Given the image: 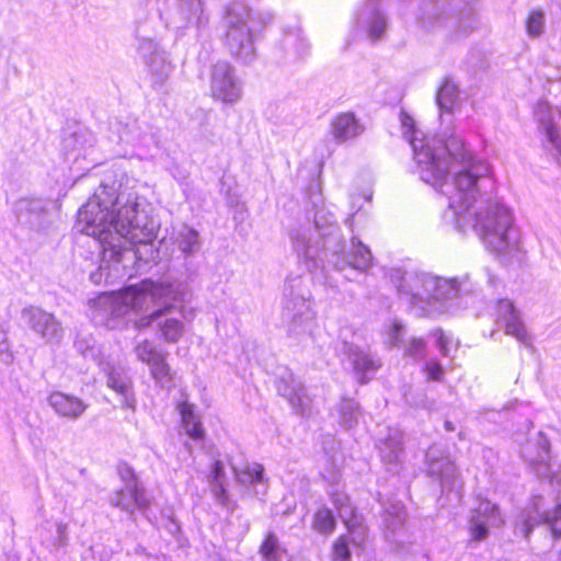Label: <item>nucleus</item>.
Segmentation results:
<instances>
[{
  "label": "nucleus",
  "instance_id": "37",
  "mask_svg": "<svg viewBox=\"0 0 561 561\" xmlns=\"http://www.w3.org/2000/svg\"><path fill=\"white\" fill-rule=\"evenodd\" d=\"M458 98V89L451 81H445L437 92L436 102L440 110L451 111Z\"/></svg>",
  "mask_w": 561,
  "mask_h": 561
},
{
  "label": "nucleus",
  "instance_id": "19",
  "mask_svg": "<svg viewBox=\"0 0 561 561\" xmlns=\"http://www.w3.org/2000/svg\"><path fill=\"white\" fill-rule=\"evenodd\" d=\"M110 504L134 517L135 511L145 512L152 502V496L141 483L129 482L110 496Z\"/></svg>",
  "mask_w": 561,
  "mask_h": 561
},
{
  "label": "nucleus",
  "instance_id": "46",
  "mask_svg": "<svg viewBox=\"0 0 561 561\" xmlns=\"http://www.w3.org/2000/svg\"><path fill=\"white\" fill-rule=\"evenodd\" d=\"M119 139L122 141L127 142V144L130 142L134 146L139 147V148H142V147L144 148H149L150 145L154 142L153 138L150 135H145L141 138L135 139L130 135V130L128 128H124L123 133L119 134Z\"/></svg>",
  "mask_w": 561,
  "mask_h": 561
},
{
  "label": "nucleus",
  "instance_id": "32",
  "mask_svg": "<svg viewBox=\"0 0 561 561\" xmlns=\"http://www.w3.org/2000/svg\"><path fill=\"white\" fill-rule=\"evenodd\" d=\"M405 510L400 502L390 503L383 511L382 520L387 531L394 535L405 522Z\"/></svg>",
  "mask_w": 561,
  "mask_h": 561
},
{
  "label": "nucleus",
  "instance_id": "26",
  "mask_svg": "<svg viewBox=\"0 0 561 561\" xmlns=\"http://www.w3.org/2000/svg\"><path fill=\"white\" fill-rule=\"evenodd\" d=\"M182 302L183 301L171 300V304L173 305L172 308L158 321L161 337L168 343H178L185 332V327L182 320L171 316L173 311H178L181 317L184 318V306Z\"/></svg>",
  "mask_w": 561,
  "mask_h": 561
},
{
  "label": "nucleus",
  "instance_id": "33",
  "mask_svg": "<svg viewBox=\"0 0 561 561\" xmlns=\"http://www.w3.org/2000/svg\"><path fill=\"white\" fill-rule=\"evenodd\" d=\"M339 422L345 428L354 427L360 417V410L352 399H343L337 405Z\"/></svg>",
  "mask_w": 561,
  "mask_h": 561
},
{
  "label": "nucleus",
  "instance_id": "15",
  "mask_svg": "<svg viewBox=\"0 0 561 561\" xmlns=\"http://www.w3.org/2000/svg\"><path fill=\"white\" fill-rule=\"evenodd\" d=\"M427 472L437 479L443 490L457 491L461 489V481L455 463L449 456L437 445H433L426 453Z\"/></svg>",
  "mask_w": 561,
  "mask_h": 561
},
{
  "label": "nucleus",
  "instance_id": "25",
  "mask_svg": "<svg viewBox=\"0 0 561 561\" xmlns=\"http://www.w3.org/2000/svg\"><path fill=\"white\" fill-rule=\"evenodd\" d=\"M402 439L403 434L400 430L389 428L388 435L381 438L378 444L382 462L388 466V470L393 472H398L404 457Z\"/></svg>",
  "mask_w": 561,
  "mask_h": 561
},
{
  "label": "nucleus",
  "instance_id": "54",
  "mask_svg": "<svg viewBox=\"0 0 561 561\" xmlns=\"http://www.w3.org/2000/svg\"><path fill=\"white\" fill-rule=\"evenodd\" d=\"M138 551H140V552H141V554H142V553H144V548H139V549H137V552H138Z\"/></svg>",
  "mask_w": 561,
  "mask_h": 561
},
{
  "label": "nucleus",
  "instance_id": "48",
  "mask_svg": "<svg viewBox=\"0 0 561 561\" xmlns=\"http://www.w3.org/2000/svg\"><path fill=\"white\" fill-rule=\"evenodd\" d=\"M0 360L8 364L13 360L7 331L0 325Z\"/></svg>",
  "mask_w": 561,
  "mask_h": 561
},
{
  "label": "nucleus",
  "instance_id": "24",
  "mask_svg": "<svg viewBox=\"0 0 561 561\" xmlns=\"http://www.w3.org/2000/svg\"><path fill=\"white\" fill-rule=\"evenodd\" d=\"M47 203L41 198H21L15 204V214L21 225L31 229L44 228Z\"/></svg>",
  "mask_w": 561,
  "mask_h": 561
},
{
  "label": "nucleus",
  "instance_id": "55",
  "mask_svg": "<svg viewBox=\"0 0 561 561\" xmlns=\"http://www.w3.org/2000/svg\"><path fill=\"white\" fill-rule=\"evenodd\" d=\"M559 561H561V549H560V552H559Z\"/></svg>",
  "mask_w": 561,
  "mask_h": 561
},
{
  "label": "nucleus",
  "instance_id": "17",
  "mask_svg": "<svg viewBox=\"0 0 561 561\" xmlns=\"http://www.w3.org/2000/svg\"><path fill=\"white\" fill-rule=\"evenodd\" d=\"M93 148L94 137L88 130L75 133L64 140L66 159L79 164L78 170H90L98 164L95 159L92 158Z\"/></svg>",
  "mask_w": 561,
  "mask_h": 561
},
{
  "label": "nucleus",
  "instance_id": "29",
  "mask_svg": "<svg viewBox=\"0 0 561 561\" xmlns=\"http://www.w3.org/2000/svg\"><path fill=\"white\" fill-rule=\"evenodd\" d=\"M331 131L337 142H345L359 136L364 126L353 113H341L332 119Z\"/></svg>",
  "mask_w": 561,
  "mask_h": 561
},
{
  "label": "nucleus",
  "instance_id": "23",
  "mask_svg": "<svg viewBox=\"0 0 561 561\" xmlns=\"http://www.w3.org/2000/svg\"><path fill=\"white\" fill-rule=\"evenodd\" d=\"M47 402L59 417L69 421L80 419L88 408V404L79 397L61 391L51 392L47 398Z\"/></svg>",
  "mask_w": 561,
  "mask_h": 561
},
{
  "label": "nucleus",
  "instance_id": "9",
  "mask_svg": "<svg viewBox=\"0 0 561 561\" xmlns=\"http://www.w3.org/2000/svg\"><path fill=\"white\" fill-rule=\"evenodd\" d=\"M362 331L352 325L341 327L335 352L342 363H348L359 382L366 383L380 367V360L365 348Z\"/></svg>",
  "mask_w": 561,
  "mask_h": 561
},
{
  "label": "nucleus",
  "instance_id": "1",
  "mask_svg": "<svg viewBox=\"0 0 561 561\" xmlns=\"http://www.w3.org/2000/svg\"><path fill=\"white\" fill-rule=\"evenodd\" d=\"M400 122L414 153L415 173L448 198L458 229L472 227L485 249L503 261L522 260L520 231L513 213L492 199L496 183L490 163L476 157L455 133L443 138L424 136L403 111Z\"/></svg>",
  "mask_w": 561,
  "mask_h": 561
},
{
  "label": "nucleus",
  "instance_id": "51",
  "mask_svg": "<svg viewBox=\"0 0 561 561\" xmlns=\"http://www.w3.org/2000/svg\"><path fill=\"white\" fill-rule=\"evenodd\" d=\"M56 545L58 547H64L68 542V525L62 522L56 523Z\"/></svg>",
  "mask_w": 561,
  "mask_h": 561
},
{
  "label": "nucleus",
  "instance_id": "36",
  "mask_svg": "<svg viewBox=\"0 0 561 561\" xmlns=\"http://www.w3.org/2000/svg\"><path fill=\"white\" fill-rule=\"evenodd\" d=\"M264 561H282L286 550L280 547L277 537L270 533L260 547Z\"/></svg>",
  "mask_w": 561,
  "mask_h": 561
},
{
  "label": "nucleus",
  "instance_id": "34",
  "mask_svg": "<svg viewBox=\"0 0 561 561\" xmlns=\"http://www.w3.org/2000/svg\"><path fill=\"white\" fill-rule=\"evenodd\" d=\"M236 479L243 485H254L264 481V468L260 463L247 465L242 469L233 468Z\"/></svg>",
  "mask_w": 561,
  "mask_h": 561
},
{
  "label": "nucleus",
  "instance_id": "41",
  "mask_svg": "<svg viewBox=\"0 0 561 561\" xmlns=\"http://www.w3.org/2000/svg\"><path fill=\"white\" fill-rule=\"evenodd\" d=\"M283 45L288 50V58L291 60L300 58L307 49L305 42L296 34L286 35Z\"/></svg>",
  "mask_w": 561,
  "mask_h": 561
},
{
  "label": "nucleus",
  "instance_id": "38",
  "mask_svg": "<svg viewBox=\"0 0 561 561\" xmlns=\"http://www.w3.org/2000/svg\"><path fill=\"white\" fill-rule=\"evenodd\" d=\"M210 486L217 501L225 503L226 488H225V471L220 461H216L213 466L210 473Z\"/></svg>",
  "mask_w": 561,
  "mask_h": 561
},
{
  "label": "nucleus",
  "instance_id": "6",
  "mask_svg": "<svg viewBox=\"0 0 561 561\" xmlns=\"http://www.w3.org/2000/svg\"><path fill=\"white\" fill-rule=\"evenodd\" d=\"M549 448V440L542 433H538L534 439L527 440L520 448V456L536 474L547 480L557 492L553 511L549 510L543 495L536 494L520 513L515 531L525 538H528L533 528L540 524H547L554 537H561V467L551 459Z\"/></svg>",
  "mask_w": 561,
  "mask_h": 561
},
{
  "label": "nucleus",
  "instance_id": "47",
  "mask_svg": "<svg viewBox=\"0 0 561 561\" xmlns=\"http://www.w3.org/2000/svg\"><path fill=\"white\" fill-rule=\"evenodd\" d=\"M75 347L78 352H80L84 357H94V340L91 336H81L79 335L75 341Z\"/></svg>",
  "mask_w": 561,
  "mask_h": 561
},
{
  "label": "nucleus",
  "instance_id": "22",
  "mask_svg": "<svg viewBox=\"0 0 561 561\" xmlns=\"http://www.w3.org/2000/svg\"><path fill=\"white\" fill-rule=\"evenodd\" d=\"M497 320L505 327V333L514 336L523 344L530 343V335L528 334L524 322L520 320L518 311L513 306L512 301L501 299L496 306Z\"/></svg>",
  "mask_w": 561,
  "mask_h": 561
},
{
  "label": "nucleus",
  "instance_id": "5",
  "mask_svg": "<svg viewBox=\"0 0 561 561\" xmlns=\"http://www.w3.org/2000/svg\"><path fill=\"white\" fill-rule=\"evenodd\" d=\"M390 280L412 312L417 317H435L455 308H466L463 296L474 291L468 274L445 278L426 272L393 268Z\"/></svg>",
  "mask_w": 561,
  "mask_h": 561
},
{
  "label": "nucleus",
  "instance_id": "4",
  "mask_svg": "<svg viewBox=\"0 0 561 561\" xmlns=\"http://www.w3.org/2000/svg\"><path fill=\"white\" fill-rule=\"evenodd\" d=\"M290 239L294 251L308 268L318 266V262L323 260L340 272L347 268L365 272L371 265L369 249L356 238H352L346 251L333 215L324 209L316 213L312 225L293 230Z\"/></svg>",
  "mask_w": 561,
  "mask_h": 561
},
{
  "label": "nucleus",
  "instance_id": "52",
  "mask_svg": "<svg viewBox=\"0 0 561 561\" xmlns=\"http://www.w3.org/2000/svg\"><path fill=\"white\" fill-rule=\"evenodd\" d=\"M322 476L325 480H328L331 484H337L340 481V473L337 470H330L328 472H322Z\"/></svg>",
  "mask_w": 561,
  "mask_h": 561
},
{
  "label": "nucleus",
  "instance_id": "43",
  "mask_svg": "<svg viewBox=\"0 0 561 561\" xmlns=\"http://www.w3.org/2000/svg\"><path fill=\"white\" fill-rule=\"evenodd\" d=\"M527 33L530 36H538L545 28V16L541 11H533L526 22Z\"/></svg>",
  "mask_w": 561,
  "mask_h": 561
},
{
  "label": "nucleus",
  "instance_id": "13",
  "mask_svg": "<svg viewBox=\"0 0 561 561\" xmlns=\"http://www.w3.org/2000/svg\"><path fill=\"white\" fill-rule=\"evenodd\" d=\"M21 319L33 333L46 343L59 344L61 342L64 328L54 313L30 305L21 310Z\"/></svg>",
  "mask_w": 561,
  "mask_h": 561
},
{
  "label": "nucleus",
  "instance_id": "3",
  "mask_svg": "<svg viewBox=\"0 0 561 561\" xmlns=\"http://www.w3.org/2000/svg\"><path fill=\"white\" fill-rule=\"evenodd\" d=\"M188 293L186 283L178 279L153 282L144 279L118 291L103 293L89 301L90 317L98 325L115 330L124 325L130 312L150 313L135 321V328L146 329L172 308V301H184Z\"/></svg>",
  "mask_w": 561,
  "mask_h": 561
},
{
  "label": "nucleus",
  "instance_id": "53",
  "mask_svg": "<svg viewBox=\"0 0 561 561\" xmlns=\"http://www.w3.org/2000/svg\"><path fill=\"white\" fill-rule=\"evenodd\" d=\"M445 428H446L447 431H449V432H451V431H454V430H455V427H454L453 423H451V422H449V421H446V422H445Z\"/></svg>",
  "mask_w": 561,
  "mask_h": 561
},
{
  "label": "nucleus",
  "instance_id": "10",
  "mask_svg": "<svg viewBox=\"0 0 561 561\" xmlns=\"http://www.w3.org/2000/svg\"><path fill=\"white\" fill-rule=\"evenodd\" d=\"M331 499L348 531L347 535L340 536L334 542L332 549L333 561H350V542L354 546H360L366 538V527L363 525L362 516L357 514L345 493L332 491Z\"/></svg>",
  "mask_w": 561,
  "mask_h": 561
},
{
  "label": "nucleus",
  "instance_id": "7",
  "mask_svg": "<svg viewBox=\"0 0 561 561\" xmlns=\"http://www.w3.org/2000/svg\"><path fill=\"white\" fill-rule=\"evenodd\" d=\"M282 306V319L288 336L297 341L312 336L318 323L308 279L300 275L288 276Z\"/></svg>",
  "mask_w": 561,
  "mask_h": 561
},
{
  "label": "nucleus",
  "instance_id": "40",
  "mask_svg": "<svg viewBox=\"0 0 561 561\" xmlns=\"http://www.w3.org/2000/svg\"><path fill=\"white\" fill-rule=\"evenodd\" d=\"M313 528L321 534H331L335 529V519L332 512L327 508H320L313 517Z\"/></svg>",
  "mask_w": 561,
  "mask_h": 561
},
{
  "label": "nucleus",
  "instance_id": "30",
  "mask_svg": "<svg viewBox=\"0 0 561 561\" xmlns=\"http://www.w3.org/2000/svg\"><path fill=\"white\" fill-rule=\"evenodd\" d=\"M178 410L181 415V423L185 433L194 440L203 439L205 436V430L199 415L195 413L194 405L187 401H182L178 404Z\"/></svg>",
  "mask_w": 561,
  "mask_h": 561
},
{
  "label": "nucleus",
  "instance_id": "27",
  "mask_svg": "<svg viewBox=\"0 0 561 561\" xmlns=\"http://www.w3.org/2000/svg\"><path fill=\"white\" fill-rule=\"evenodd\" d=\"M535 117L538 121L539 129L545 135L546 140L552 148L561 152V130L553 122L551 108L547 102L540 101L537 103Z\"/></svg>",
  "mask_w": 561,
  "mask_h": 561
},
{
  "label": "nucleus",
  "instance_id": "20",
  "mask_svg": "<svg viewBox=\"0 0 561 561\" xmlns=\"http://www.w3.org/2000/svg\"><path fill=\"white\" fill-rule=\"evenodd\" d=\"M422 25L428 32L445 31L446 34L458 37L468 33L471 21L460 15L449 14L440 8H433L423 18Z\"/></svg>",
  "mask_w": 561,
  "mask_h": 561
},
{
  "label": "nucleus",
  "instance_id": "12",
  "mask_svg": "<svg viewBox=\"0 0 561 561\" xmlns=\"http://www.w3.org/2000/svg\"><path fill=\"white\" fill-rule=\"evenodd\" d=\"M211 96L225 104H234L242 98V81L228 61H217L210 72Z\"/></svg>",
  "mask_w": 561,
  "mask_h": 561
},
{
  "label": "nucleus",
  "instance_id": "50",
  "mask_svg": "<svg viewBox=\"0 0 561 561\" xmlns=\"http://www.w3.org/2000/svg\"><path fill=\"white\" fill-rule=\"evenodd\" d=\"M118 473L121 479L124 481V485H127L129 482L140 483L133 468L127 465L119 466Z\"/></svg>",
  "mask_w": 561,
  "mask_h": 561
},
{
  "label": "nucleus",
  "instance_id": "35",
  "mask_svg": "<svg viewBox=\"0 0 561 561\" xmlns=\"http://www.w3.org/2000/svg\"><path fill=\"white\" fill-rule=\"evenodd\" d=\"M150 374L156 383L162 388H169L172 385V375L170 366L167 363L165 355L163 354L158 360L149 365Z\"/></svg>",
  "mask_w": 561,
  "mask_h": 561
},
{
  "label": "nucleus",
  "instance_id": "18",
  "mask_svg": "<svg viewBox=\"0 0 561 561\" xmlns=\"http://www.w3.org/2000/svg\"><path fill=\"white\" fill-rule=\"evenodd\" d=\"M277 392L291 405L293 410L301 415L312 413L311 398L306 393L305 387L291 371H285L276 381Z\"/></svg>",
  "mask_w": 561,
  "mask_h": 561
},
{
  "label": "nucleus",
  "instance_id": "8",
  "mask_svg": "<svg viewBox=\"0 0 561 561\" xmlns=\"http://www.w3.org/2000/svg\"><path fill=\"white\" fill-rule=\"evenodd\" d=\"M251 12L242 2H232L225 12V46L230 55L242 64H251L256 58L254 37L249 25Z\"/></svg>",
  "mask_w": 561,
  "mask_h": 561
},
{
  "label": "nucleus",
  "instance_id": "21",
  "mask_svg": "<svg viewBox=\"0 0 561 561\" xmlns=\"http://www.w3.org/2000/svg\"><path fill=\"white\" fill-rule=\"evenodd\" d=\"M208 21L202 0H176L173 22L179 26L193 25L197 30H203Z\"/></svg>",
  "mask_w": 561,
  "mask_h": 561
},
{
  "label": "nucleus",
  "instance_id": "28",
  "mask_svg": "<svg viewBox=\"0 0 561 561\" xmlns=\"http://www.w3.org/2000/svg\"><path fill=\"white\" fill-rule=\"evenodd\" d=\"M107 375V386L122 396V405L126 409H135L136 400L131 391V381L122 368H104Z\"/></svg>",
  "mask_w": 561,
  "mask_h": 561
},
{
  "label": "nucleus",
  "instance_id": "45",
  "mask_svg": "<svg viewBox=\"0 0 561 561\" xmlns=\"http://www.w3.org/2000/svg\"><path fill=\"white\" fill-rule=\"evenodd\" d=\"M436 336L437 347L443 356H449L450 350L457 348V343L454 344V341L450 336L446 335L442 330H436L434 332Z\"/></svg>",
  "mask_w": 561,
  "mask_h": 561
},
{
  "label": "nucleus",
  "instance_id": "16",
  "mask_svg": "<svg viewBox=\"0 0 561 561\" xmlns=\"http://www.w3.org/2000/svg\"><path fill=\"white\" fill-rule=\"evenodd\" d=\"M138 53L148 67L152 85L156 89L162 88L173 69L165 53L154 41L147 37L139 39Z\"/></svg>",
  "mask_w": 561,
  "mask_h": 561
},
{
  "label": "nucleus",
  "instance_id": "11",
  "mask_svg": "<svg viewBox=\"0 0 561 561\" xmlns=\"http://www.w3.org/2000/svg\"><path fill=\"white\" fill-rule=\"evenodd\" d=\"M388 20L377 4V0H367L355 13L351 35L353 39L367 38L375 43L383 38Z\"/></svg>",
  "mask_w": 561,
  "mask_h": 561
},
{
  "label": "nucleus",
  "instance_id": "44",
  "mask_svg": "<svg viewBox=\"0 0 561 561\" xmlns=\"http://www.w3.org/2000/svg\"><path fill=\"white\" fill-rule=\"evenodd\" d=\"M426 346L422 339L413 337L409 341L405 355L414 359H420L425 356Z\"/></svg>",
  "mask_w": 561,
  "mask_h": 561
},
{
  "label": "nucleus",
  "instance_id": "2",
  "mask_svg": "<svg viewBox=\"0 0 561 561\" xmlns=\"http://www.w3.org/2000/svg\"><path fill=\"white\" fill-rule=\"evenodd\" d=\"M158 227L136 195L117 194L114 187L101 185L79 209L77 218V228L101 247V264L91 272V282L99 285L124 277L127 264L140 259L139 250L131 245H151ZM148 251L153 257L152 247Z\"/></svg>",
  "mask_w": 561,
  "mask_h": 561
},
{
  "label": "nucleus",
  "instance_id": "49",
  "mask_svg": "<svg viewBox=\"0 0 561 561\" xmlns=\"http://www.w3.org/2000/svg\"><path fill=\"white\" fill-rule=\"evenodd\" d=\"M424 371L426 373L428 379L435 381H440L444 376V369L442 365L435 359H430L425 363Z\"/></svg>",
  "mask_w": 561,
  "mask_h": 561
},
{
  "label": "nucleus",
  "instance_id": "39",
  "mask_svg": "<svg viewBox=\"0 0 561 561\" xmlns=\"http://www.w3.org/2000/svg\"><path fill=\"white\" fill-rule=\"evenodd\" d=\"M135 354L140 362L148 366L163 355L162 352L157 350L154 343L149 340H144L137 343L135 346Z\"/></svg>",
  "mask_w": 561,
  "mask_h": 561
},
{
  "label": "nucleus",
  "instance_id": "31",
  "mask_svg": "<svg viewBox=\"0 0 561 561\" xmlns=\"http://www.w3.org/2000/svg\"><path fill=\"white\" fill-rule=\"evenodd\" d=\"M174 243L183 254L192 255L201 247L199 233L188 226H183L176 232Z\"/></svg>",
  "mask_w": 561,
  "mask_h": 561
},
{
  "label": "nucleus",
  "instance_id": "14",
  "mask_svg": "<svg viewBox=\"0 0 561 561\" xmlns=\"http://www.w3.org/2000/svg\"><path fill=\"white\" fill-rule=\"evenodd\" d=\"M504 522L496 504L489 500H479L468 520L470 542L484 541L489 537L490 529L502 527Z\"/></svg>",
  "mask_w": 561,
  "mask_h": 561
},
{
  "label": "nucleus",
  "instance_id": "42",
  "mask_svg": "<svg viewBox=\"0 0 561 561\" xmlns=\"http://www.w3.org/2000/svg\"><path fill=\"white\" fill-rule=\"evenodd\" d=\"M404 334V328L399 321H391L386 325L385 330V342L389 346H398L402 341V336Z\"/></svg>",
  "mask_w": 561,
  "mask_h": 561
}]
</instances>
